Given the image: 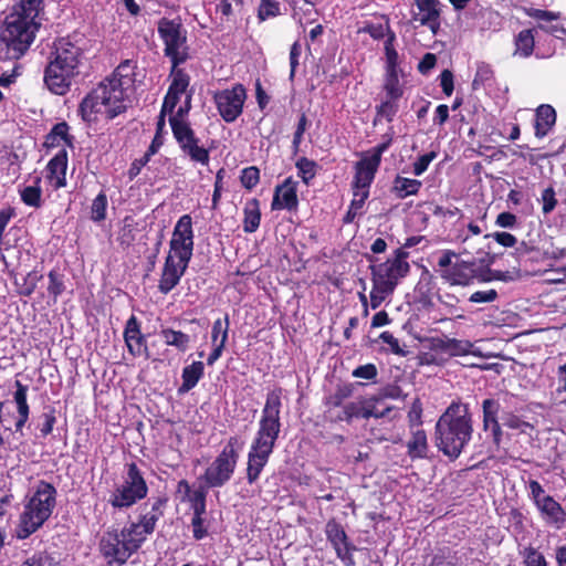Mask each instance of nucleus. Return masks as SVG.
I'll return each instance as SVG.
<instances>
[{
    "label": "nucleus",
    "mask_w": 566,
    "mask_h": 566,
    "mask_svg": "<svg viewBox=\"0 0 566 566\" xmlns=\"http://www.w3.org/2000/svg\"><path fill=\"white\" fill-rule=\"evenodd\" d=\"M136 64L132 60L122 62L111 76L102 81L81 103L80 111L85 120L96 114L114 118L127 108V99L135 83Z\"/></svg>",
    "instance_id": "1"
},
{
    "label": "nucleus",
    "mask_w": 566,
    "mask_h": 566,
    "mask_svg": "<svg viewBox=\"0 0 566 566\" xmlns=\"http://www.w3.org/2000/svg\"><path fill=\"white\" fill-rule=\"evenodd\" d=\"M44 0H20L4 20L0 34V59L18 60L32 44L40 27Z\"/></svg>",
    "instance_id": "2"
},
{
    "label": "nucleus",
    "mask_w": 566,
    "mask_h": 566,
    "mask_svg": "<svg viewBox=\"0 0 566 566\" xmlns=\"http://www.w3.org/2000/svg\"><path fill=\"white\" fill-rule=\"evenodd\" d=\"M281 390L270 391L262 409L258 431L248 453L247 480L250 484H253L260 478L273 452L281 431Z\"/></svg>",
    "instance_id": "3"
},
{
    "label": "nucleus",
    "mask_w": 566,
    "mask_h": 566,
    "mask_svg": "<svg viewBox=\"0 0 566 566\" xmlns=\"http://www.w3.org/2000/svg\"><path fill=\"white\" fill-rule=\"evenodd\" d=\"M473 434V423L469 406L453 401L439 417L434 427V444L451 460L460 457Z\"/></svg>",
    "instance_id": "4"
},
{
    "label": "nucleus",
    "mask_w": 566,
    "mask_h": 566,
    "mask_svg": "<svg viewBox=\"0 0 566 566\" xmlns=\"http://www.w3.org/2000/svg\"><path fill=\"white\" fill-rule=\"evenodd\" d=\"M83 49L65 39L56 43L53 57L44 71V83L56 95L66 94L75 77L80 74Z\"/></svg>",
    "instance_id": "5"
},
{
    "label": "nucleus",
    "mask_w": 566,
    "mask_h": 566,
    "mask_svg": "<svg viewBox=\"0 0 566 566\" xmlns=\"http://www.w3.org/2000/svg\"><path fill=\"white\" fill-rule=\"evenodd\" d=\"M55 505V488L45 481H40L34 491L25 496L23 511L15 528L17 537L25 539L35 533L50 518Z\"/></svg>",
    "instance_id": "6"
},
{
    "label": "nucleus",
    "mask_w": 566,
    "mask_h": 566,
    "mask_svg": "<svg viewBox=\"0 0 566 566\" xmlns=\"http://www.w3.org/2000/svg\"><path fill=\"white\" fill-rule=\"evenodd\" d=\"M407 256L408 254L405 251L398 249L385 262L369 266L373 283L369 298L373 310L378 308L389 298L401 280L409 273L410 265Z\"/></svg>",
    "instance_id": "7"
},
{
    "label": "nucleus",
    "mask_w": 566,
    "mask_h": 566,
    "mask_svg": "<svg viewBox=\"0 0 566 566\" xmlns=\"http://www.w3.org/2000/svg\"><path fill=\"white\" fill-rule=\"evenodd\" d=\"M148 486L136 463L126 465L123 481L111 493L108 503L118 510L127 509L146 497Z\"/></svg>",
    "instance_id": "8"
},
{
    "label": "nucleus",
    "mask_w": 566,
    "mask_h": 566,
    "mask_svg": "<svg viewBox=\"0 0 566 566\" xmlns=\"http://www.w3.org/2000/svg\"><path fill=\"white\" fill-rule=\"evenodd\" d=\"M240 442L231 437L220 454L207 468L203 480L209 488L224 485L232 476L239 459Z\"/></svg>",
    "instance_id": "9"
},
{
    "label": "nucleus",
    "mask_w": 566,
    "mask_h": 566,
    "mask_svg": "<svg viewBox=\"0 0 566 566\" xmlns=\"http://www.w3.org/2000/svg\"><path fill=\"white\" fill-rule=\"evenodd\" d=\"M158 33L165 43V54L175 66L188 59L187 32L176 20L161 19Z\"/></svg>",
    "instance_id": "10"
},
{
    "label": "nucleus",
    "mask_w": 566,
    "mask_h": 566,
    "mask_svg": "<svg viewBox=\"0 0 566 566\" xmlns=\"http://www.w3.org/2000/svg\"><path fill=\"white\" fill-rule=\"evenodd\" d=\"M174 137L176 138L180 149L187 155L191 161L207 166L210 160L209 150L199 145V139L195 132L185 119H178L171 116L169 119Z\"/></svg>",
    "instance_id": "11"
},
{
    "label": "nucleus",
    "mask_w": 566,
    "mask_h": 566,
    "mask_svg": "<svg viewBox=\"0 0 566 566\" xmlns=\"http://www.w3.org/2000/svg\"><path fill=\"white\" fill-rule=\"evenodd\" d=\"M159 502L155 503L149 512L140 515L138 522H132L120 530L122 541L125 542L133 555L155 530L159 520Z\"/></svg>",
    "instance_id": "12"
},
{
    "label": "nucleus",
    "mask_w": 566,
    "mask_h": 566,
    "mask_svg": "<svg viewBox=\"0 0 566 566\" xmlns=\"http://www.w3.org/2000/svg\"><path fill=\"white\" fill-rule=\"evenodd\" d=\"M193 239L192 218L184 214L174 227L167 255L189 263L193 254Z\"/></svg>",
    "instance_id": "13"
},
{
    "label": "nucleus",
    "mask_w": 566,
    "mask_h": 566,
    "mask_svg": "<svg viewBox=\"0 0 566 566\" xmlns=\"http://www.w3.org/2000/svg\"><path fill=\"white\" fill-rule=\"evenodd\" d=\"M245 98V90L240 84L214 95L217 108L221 117L228 123L234 122L241 115Z\"/></svg>",
    "instance_id": "14"
},
{
    "label": "nucleus",
    "mask_w": 566,
    "mask_h": 566,
    "mask_svg": "<svg viewBox=\"0 0 566 566\" xmlns=\"http://www.w3.org/2000/svg\"><path fill=\"white\" fill-rule=\"evenodd\" d=\"M101 552L111 566L123 565L130 556V552L117 530L107 531L101 539Z\"/></svg>",
    "instance_id": "15"
},
{
    "label": "nucleus",
    "mask_w": 566,
    "mask_h": 566,
    "mask_svg": "<svg viewBox=\"0 0 566 566\" xmlns=\"http://www.w3.org/2000/svg\"><path fill=\"white\" fill-rule=\"evenodd\" d=\"M417 12H412L411 21L428 27L433 34L440 29L439 0H415Z\"/></svg>",
    "instance_id": "16"
},
{
    "label": "nucleus",
    "mask_w": 566,
    "mask_h": 566,
    "mask_svg": "<svg viewBox=\"0 0 566 566\" xmlns=\"http://www.w3.org/2000/svg\"><path fill=\"white\" fill-rule=\"evenodd\" d=\"M189 263L172 256H166L164 268L161 271L158 290L163 294H168L174 287H176L182 275L185 274Z\"/></svg>",
    "instance_id": "17"
},
{
    "label": "nucleus",
    "mask_w": 566,
    "mask_h": 566,
    "mask_svg": "<svg viewBox=\"0 0 566 566\" xmlns=\"http://www.w3.org/2000/svg\"><path fill=\"white\" fill-rule=\"evenodd\" d=\"M478 276L476 264L471 261L455 262L452 268L443 270L441 277L451 285H469Z\"/></svg>",
    "instance_id": "18"
},
{
    "label": "nucleus",
    "mask_w": 566,
    "mask_h": 566,
    "mask_svg": "<svg viewBox=\"0 0 566 566\" xmlns=\"http://www.w3.org/2000/svg\"><path fill=\"white\" fill-rule=\"evenodd\" d=\"M297 181L286 178L284 182L275 188L272 200V210H294L298 205Z\"/></svg>",
    "instance_id": "19"
},
{
    "label": "nucleus",
    "mask_w": 566,
    "mask_h": 566,
    "mask_svg": "<svg viewBox=\"0 0 566 566\" xmlns=\"http://www.w3.org/2000/svg\"><path fill=\"white\" fill-rule=\"evenodd\" d=\"M125 344L133 356L145 355L148 357V349L144 335L140 333L137 318L132 315L126 322L124 331Z\"/></svg>",
    "instance_id": "20"
},
{
    "label": "nucleus",
    "mask_w": 566,
    "mask_h": 566,
    "mask_svg": "<svg viewBox=\"0 0 566 566\" xmlns=\"http://www.w3.org/2000/svg\"><path fill=\"white\" fill-rule=\"evenodd\" d=\"M67 157L64 150L56 154L46 166V178L53 189L66 186Z\"/></svg>",
    "instance_id": "21"
},
{
    "label": "nucleus",
    "mask_w": 566,
    "mask_h": 566,
    "mask_svg": "<svg viewBox=\"0 0 566 566\" xmlns=\"http://www.w3.org/2000/svg\"><path fill=\"white\" fill-rule=\"evenodd\" d=\"M378 167L379 164H377L376 160H371L364 155L361 159L356 163L353 187L369 189Z\"/></svg>",
    "instance_id": "22"
},
{
    "label": "nucleus",
    "mask_w": 566,
    "mask_h": 566,
    "mask_svg": "<svg viewBox=\"0 0 566 566\" xmlns=\"http://www.w3.org/2000/svg\"><path fill=\"white\" fill-rule=\"evenodd\" d=\"M535 136L543 138L556 123V112L553 106L542 104L536 109Z\"/></svg>",
    "instance_id": "23"
},
{
    "label": "nucleus",
    "mask_w": 566,
    "mask_h": 566,
    "mask_svg": "<svg viewBox=\"0 0 566 566\" xmlns=\"http://www.w3.org/2000/svg\"><path fill=\"white\" fill-rule=\"evenodd\" d=\"M536 507L545 516L547 523L559 526L565 521V512L560 504L552 496H547L536 504Z\"/></svg>",
    "instance_id": "24"
},
{
    "label": "nucleus",
    "mask_w": 566,
    "mask_h": 566,
    "mask_svg": "<svg viewBox=\"0 0 566 566\" xmlns=\"http://www.w3.org/2000/svg\"><path fill=\"white\" fill-rule=\"evenodd\" d=\"M181 96H182L181 94H177V93H174L168 90V92L165 96L164 103H163L161 115L163 116L168 115L169 118L171 116H174V117L176 116L178 119H184V116L188 113V111L190 108V97L187 96L186 101H185V105H180L178 107V109L175 111Z\"/></svg>",
    "instance_id": "25"
},
{
    "label": "nucleus",
    "mask_w": 566,
    "mask_h": 566,
    "mask_svg": "<svg viewBox=\"0 0 566 566\" xmlns=\"http://www.w3.org/2000/svg\"><path fill=\"white\" fill-rule=\"evenodd\" d=\"M261 221L260 202L258 199H249L243 207V231L253 233L258 230Z\"/></svg>",
    "instance_id": "26"
},
{
    "label": "nucleus",
    "mask_w": 566,
    "mask_h": 566,
    "mask_svg": "<svg viewBox=\"0 0 566 566\" xmlns=\"http://www.w3.org/2000/svg\"><path fill=\"white\" fill-rule=\"evenodd\" d=\"M408 454L412 459H422L427 457L429 444L424 430L417 429L412 432L407 443Z\"/></svg>",
    "instance_id": "27"
},
{
    "label": "nucleus",
    "mask_w": 566,
    "mask_h": 566,
    "mask_svg": "<svg viewBox=\"0 0 566 566\" xmlns=\"http://www.w3.org/2000/svg\"><path fill=\"white\" fill-rule=\"evenodd\" d=\"M159 335L167 346H172L179 352H186L191 342L190 335L172 328H163Z\"/></svg>",
    "instance_id": "28"
},
{
    "label": "nucleus",
    "mask_w": 566,
    "mask_h": 566,
    "mask_svg": "<svg viewBox=\"0 0 566 566\" xmlns=\"http://www.w3.org/2000/svg\"><path fill=\"white\" fill-rule=\"evenodd\" d=\"M205 366L202 361H193L182 369V385L179 391L187 392L192 389L203 376Z\"/></svg>",
    "instance_id": "29"
},
{
    "label": "nucleus",
    "mask_w": 566,
    "mask_h": 566,
    "mask_svg": "<svg viewBox=\"0 0 566 566\" xmlns=\"http://www.w3.org/2000/svg\"><path fill=\"white\" fill-rule=\"evenodd\" d=\"M440 348L450 356L478 355L473 344L464 339L448 338Z\"/></svg>",
    "instance_id": "30"
},
{
    "label": "nucleus",
    "mask_w": 566,
    "mask_h": 566,
    "mask_svg": "<svg viewBox=\"0 0 566 566\" xmlns=\"http://www.w3.org/2000/svg\"><path fill=\"white\" fill-rule=\"evenodd\" d=\"M368 399L359 398L344 406L343 416H338L340 420L349 421L353 418L368 419L369 415H374L373 410L367 409Z\"/></svg>",
    "instance_id": "31"
},
{
    "label": "nucleus",
    "mask_w": 566,
    "mask_h": 566,
    "mask_svg": "<svg viewBox=\"0 0 566 566\" xmlns=\"http://www.w3.org/2000/svg\"><path fill=\"white\" fill-rule=\"evenodd\" d=\"M421 186L420 180L397 176L394 180L392 191L398 198L403 199L417 195Z\"/></svg>",
    "instance_id": "32"
},
{
    "label": "nucleus",
    "mask_w": 566,
    "mask_h": 566,
    "mask_svg": "<svg viewBox=\"0 0 566 566\" xmlns=\"http://www.w3.org/2000/svg\"><path fill=\"white\" fill-rule=\"evenodd\" d=\"M20 198L24 205L31 208H40L42 206V189L40 187V178H35L33 185H28L19 190Z\"/></svg>",
    "instance_id": "33"
},
{
    "label": "nucleus",
    "mask_w": 566,
    "mask_h": 566,
    "mask_svg": "<svg viewBox=\"0 0 566 566\" xmlns=\"http://www.w3.org/2000/svg\"><path fill=\"white\" fill-rule=\"evenodd\" d=\"M534 35L532 30H522L515 38V54L527 57L534 49Z\"/></svg>",
    "instance_id": "34"
},
{
    "label": "nucleus",
    "mask_w": 566,
    "mask_h": 566,
    "mask_svg": "<svg viewBox=\"0 0 566 566\" xmlns=\"http://www.w3.org/2000/svg\"><path fill=\"white\" fill-rule=\"evenodd\" d=\"M401 72H385L384 91L387 97L400 98L403 95V88L399 81Z\"/></svg>",
    "instance_id": "35"
},
{
    "label": "nucleus",
    "mask_w": 566,
    "mask_h": 566,
    "mask_svg": "<svg viewBox=\"0 0 566 566\" xmlns=\"http://www.w3.org/2000/svg\"><path fill=\"white\" fill-rule=\"evenodd\" d=\"M367 399V409L373 410V413L375 412V415H369L368 418H386L395 409L392 406L388 405L386 400H384L378 394L368 397Z\"/></svg>",
    "instance_id": "36"
},
{
    "label": "nucleus",
    "mask_w": 566,
    "mask_h": 566,
    "mask_svg": "<svg viewBox=\"0 0 566 566\" xmlns=\"http://www.w3.org/2000/svg\"><path fill=\"white\" fill-rule=\"evenodd\" d=\"M229 316L226 315L224 319L218 318L213 322L211 328V343L212 345L222 344L226 346L229 332Z\"/></svg>",
    "instance_id": "37"
},
{
    "label": "nucleus",
    "mask_w": 566,
    "mask_h": 566,
    "mask_svg": "<svg viewBox=\"0 0 566 566\" xmlns=\"http://www.w3.org/2000/svg\"><path fill=\"white\" fill-rule=\"evenodd\" d=\"M179 492L185 491V497L191 505L205 503L207 496V489L199 486L198 489H191L188 482L180 481L178 485Z\"/></svg>",
    "instance_id": "38"
},
{
    "label": "nucleus",
    "mask_w": 566,
    "mask_h": 566,
    "mask_svg": "<svg viewBox=\"0 0 566 566\" xmlns=\"http://www.w3.org/2000/svg\"><path fill=\"white\" fill-rule=\"evenodd\" d=\"M483 408V426L488 430L497 424L499 403L493 399H485L482 403Z\"/></svg>",
    "instance_id": "39"
},
{
    "label": "nucleus",
    "mask_w": 566,
    "mask_h": 566,
    "mask_svg": "<svg viewBox=\"0 0 566 566\" xmlns=\"http://www.w3.org/2000/svg\"><path fill=\"white\" fill-rule=\"evenodd\" d=\"M492 80H493L492 67L489 64L481 62L476 66V73H475V76L472 82V87L474 90H478L481 86L491 85Z\"/></svg>",
    "instance_id": "40"
},
{
    "label": "nucleus",
    "mask_w": 566,
    "mask_h": 566,
    "mask_svg": "<svg viewBox=\"0 0 566 566\" xmlns=\"http://www.w3.org/2000/svg\"><path fill=\"white\" fill-rule=\"evenodd\" d=\"M171 76L172 82L169 86V91L184 95L189 85V76L182 70L177 69L174 64Z\"/></svg>",
    "instance_id": "41"
},
{
    "label": "nucleus",
    "mask_w": 566,
    "mask_h": 566,
    "mask_svg": "<svg viewBox=\"0 0 566 566\" xmlns=\"http://www.w3.org/2000/svg\"><path fill=\"white\" fill-rule=\"evenodd\" d=\"M107 197L105 192H99L93 200L91 206V219L101 222L106 218Z\"/></svg>",
    "instance_id": "42"
},
{
    "label": "nucleus",
    "mask_w": 566,
    "mask_h": 566,
    "mask_svg": "<svg viewBox=\"0 0 566 566\" xmlns=\"http://www.w3.org/2000/svg\"><path fill=\"white\" fill-rule=\"evenodd\" d=\"M398 99L385 96L381 103L377 106V116L391 122L398 112Z\"/></svg>",
    "instance_id": "43"
},
{
    "label": "nucleus",
    "mask_w": 566,
    "mask_h": 566,
    "mask_svg": "<svg viewBox=\"0 0 566 566\" xmlns=\"http://www.w3.org/2000/svg\"><path fill=\"white\" fill-rule=\"evenodd\" d=\"M61 142H64L67 145L71 144L69 137V125L66 123L56 124L46 139V144L50 146H56Z\"/></svg>",
    "instance_id": "44"
},
{
    "label": "nucleus",
    "mask_w": 566,
    "mask_h": 566,
    "mask_svg": "<svg viewBox=\"0 0 566 566\" xmlns=\"http://www.w3.org/2000/svg\"><path fill=\"white\" fill-rule=\"evenodd\" d=\"M523 566H548L545 556L534 547H526L522 552Z\"/></svg>",
    "instance_id": "45"
},
{
    "label": "nucleus",
    "mask_w": 566,
    "mask_h": 566,
    "mask_svg": "<svg viewBox=\"0 0 566 566\" xmlns=\"http://www.w3.org/2000/svg\"><path fill=\"white\" fill-rule=\"evenodd\" d=\"M15 391L13 394V400L17 405L18 412H30V408L28 405V386L23 385L21 381L15 380Z\"/></svg>",
    "instance_id": "46"
},
{
    "label": "nucleus",
    "mask_w": 566,
    "mask_h": 566,
    "mask_svg": "<svg viewBox=\"0 0 566 566\" xmlns=\"http://www.w3.org/2000/svg\"><path fill=\"white\" fill-rule=\"evenodd\" d=\"M503 424L510 429L518 430L521 433H526L527 430H532L533 426L521 419L518 416L507 412L502 416Z\"/></svg>",
    "instance_id": "47"
},
{
    "label": "nucleus",
    "mask_w": 566,
    "mask_h": 566,
    "mask_svg": "<svg viewBox=\"0 0 566 566\" xmlns=\"http://www.w3.org/2000/svg\"><path fill=\"white\" fill-rule=\"evenodd\" d=\"M315 167L316 164L313 160H310L305 157H302L296 161L298 176L303 179V181L306 185L314 178Z\"/></svg>",
    "instance_id": "48"
},
{
    "label": "nucleus",
    "mask_w": 566,
    "mask_h": 566,
    "mask_svg": "<svg viewBox=\"0 0 566 566\" xmlns=\"http://www.w3.org/2000/svg\"><path fill=\"white\" fill-rule=\"evenodd\" d=\"M326 535L333 547L347 543V535L345 531L336 523L327 524Z\"/></svg>",
    "instance_id": "49"
},
{
    "label": "nucleus",
    "mask_w": 566,
    "mask_h": 566,
    "mask_svg": "<svg viewBox=\"0 0 566 566\" xmlns=\"http://www.w3.org/2000/svg\"><path fill=\"white\" fill-rule=\"evenodd\" d=\"M280 12L279 2L276 0H261L259 6L258 17L260 20H265L275 17Z\"/></svg>",
    "instance_id": "50"
},
{
    "label": "nucleus",
    "mask_w": 566,
    "mask_h": 566,
    "mask_svg": "<svg viewBox=\"0 0 566 566\" xmlns=\"http://www.w3.org/2000/svg\"><path fill=\"white\" fill-rule=\"evenodd\" d=\"M378 395L384 399H391V400H405L407 397V394H405L400 386L397 384H389L382 387Z\"/></svg>",
    "instance_id": "51"
},
{
    "label": "nucleus",
    "mask_w": 566,
    "mask_h": 566,
    "mask_svg": "<svg viewBox=\"0 0 566 566\" xmlns=\"http://www.w3.org/2000/svg\"><path fill=\"white\" fill-rule=\"evenodd\" d=\"M21 566H59V564L51 555L40 553L23 562Z\"/></svg>",
    "instance_id": "52"
},
{
    "label": "nucleus",
    "mask_w": 566,
    "mask_h": 566,
    "mask_svg": "<svg viewBox=\"0 0 566 566\" xmlns=\"http://www.w3.org/2000/svg\"><path fill=\"white\" fill-rule=\"evenodd\" d=\"M260 179V171L256 167L251 166L244 168L241 175V182L247 189H252L256 186Z\"/></svg>",
    "instance_id": "53"
},
{
    "label": "nucleus",
    "mask_w": 566,
    "mask_h": 566,
    "mask_svg": "<svg viewBox=\"0 0 566 566\" xmlns=\"http://www.w3.org/2000/svg\"><path fill=\"white\" fill-rule=\"evenodd\" d=\"M48 291L50 294H52L54 296V298H56L59 295H61L64 291L63 279L59 273H56L54 271H51L49 273Z\"/></svg>",
    "instance_id": "54"
},
{
    "label": "nucleus",
    "mask_w": 566,
    "mask_h": 566,
    "mask_svg": "<svg viewBox=\"0 0 566 566\" xmlns=\"http://www.w3.org/2000/svg\"><path fill=\"white\" fill-rule=\"evenodd\" d=\"M437 157L436 151L421 155L415 163L412 172L415 176H421L429 167L430 163Z\"/></svg>",
    "instance_id": "55"
},
{
    "label": "nucleus",
    "mask_w": 566,
    "mask_h": 566,
    "mask_svg": "<svg viewBox=\"0 0 566 566\" xmlns=\"http://www.w3.org/2000/svg\"><path fill=\"white\" fill-rule=\"evenodd\" d=\"M386 51V72H401V70L398 67L399 65V56L397 51L387 43L385 46Z\"/></svg>",
    "instance_id": "56"
},
{
    "label": "nucleus",
    "mask_w": 566,
    "mask_h": 566,
    "mask_svg": "<svg viewBox=\"0 0 566 566\" xmlns=\"http://www.w3.org/2000/svg\"><path fill=\"white\" fill-rule=\"evenodd\" d=\"M542 210L544 214L551 213L556 208L557 200L555 198V190L552 187L546 188L542 192Z\"/></svg>",
    "instance_id": "57"
},
{
    "label": "nucleus",
    "mask_w": 566,
    "mask_h": 566,
    "mask_svg": "<svg viewBox=\"0 0 566 566\" xmlns=\"http://www.w3.org/2000/svg\"><path fill=\"white\" fill-rule=\"evenodd\" d=\"M369 196V189L353 187V200L350 207L361 213L366 199Z\"/></svg>",
    "instance_id": "58"
},
{
    "label": "nucleus",
    "mask_w": 566,
    "mask_h": 566,
    "mask_svg": "<svg viewBox=\"0 0 566 566\" xmlns=\"http://www.w3.org/2000/svg\"><path fill=\"white\" fill-rule=\"evenodd\" d=\"M422 418V403L420 399L416 398L408 412V421L410 427L420 426Z\"/></svg>",
    "instance_id": "59"
},
{
    "label": "nucleus",
    "mask_w": 566,
    "mask_h": 566,
    "mask_svg": "<svg viewBox=\"0 0 566 566\" xmlns=\"http://www.w3.org/2000/svg\"><path fill=\"white\" fill-rule=\"evenodd\" d=\"M485 238H492L499 244H501L502 247H505V248H512L517 242V239L509 232H493V233L486 234Z\"/></svg>",
    "instance_id": "60"
},
{
    "label": "nucleus",
    "mask_w": 566,
    "mask_h": 566,
    "mask_svg": "<svg viewBox=\"0 0 566 566\" xmlns=\"http://www.w3.org/2000/svg\"><path fill=\"white\" fill-rule=\"evenodd\" d=\"M497 297V292L493 289L488 291H476L471 294L469 301L472 303H491Z\"/></svg>",
    "instance_id": "61"
},
{
    "label": "nucleus",
    "mask_w": 566,
    "mask_h": 566,
    "mask_svg": "<svg viewBox=\"0 0 566 566\" xmlns=\"http://www.w3.org/2000/svg\"><path fill=\"white\" fill-rule=\"evenodd\" d=\"M525 12L528 17L543 20V21H553L559 19L560 14L558 12L546 11L541 9H525Z\"/></svg>",
    "instance_id": "62"
},
{
    "label": "nucleus",
    "mask_w": 566,
    "mask_h": 566,
    "mask_svg": "<svg viewBox=\"0 0 566 566\" xmlns=\"http://www.w3.org/2000/svg\"><path fill=\"white\" fill-rule=\"evenodd\" d=\"M353 376L356 378L371 380L377 376V368L374 364H366L354 369Z\"/></svg>",
    "instance_id": "63"
},
{
    "label": "nucleus",
    "mask_w": 566,
    "mask_h": 566,
    "mask_svg": "<svg viewBox=\"0 0 566 566\" xmlns=\"http://www.w3.org/2000/svg\"><path fill=\"white\" fill-rule=\"evenodd\" d=\"M380 339L390 347L392 353L401 356L406 354V352L400 347L399 340L391 333L382 332L380 334Z\"/></svg>",
    "instance_id": "64"
}]
</instances>
